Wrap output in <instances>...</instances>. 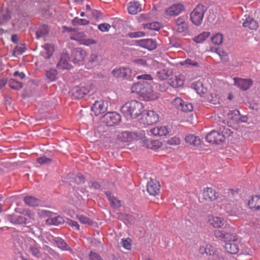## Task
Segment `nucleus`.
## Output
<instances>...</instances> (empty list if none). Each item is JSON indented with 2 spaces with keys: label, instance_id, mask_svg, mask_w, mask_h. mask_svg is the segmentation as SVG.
<instances>
[{
  "label": "nucleus",
  "instance_id": "680f3d73",
  "mask_svg": "<svg viewBox=\"0 0 260 260\" xmlns=\"http://www.w3.org/2000/svg\"><path fill=\"white\" fill-rule=\"evenodd\" d=\"M86 35L83 32H78L75 37H71L72 40H77L79 42L80 44H81V40L86 38Z\"/></svg>",
  "mask_w": 260,
  "mask_h": 260
},
{
  "label": "nucleus",
  "instance_id": "37998d69",
  "mask_svg": "<svg viewBox=\"0 0 260 260\" xmlns=\"http://www.w3.org/2000/svg\"><path fill=\"white\" fill-rule=\"evenodd\" d=\"M216 52L219 55L222 61L226 62L229 60L228 54L222 49L220 48L216 49Z\"/></svg>",
  "mask_w": 260,
  "mask_h": 260
},
{
  "label": "nucleus",
  "instance_id": "bb28decb",
  "mask_svg": "<svg viewBox=\"0 0 260 260\" xmlns=\"http://www.w3.org/2000/svg\"><path fill=\"white\" fill-rule=\"evenodd\" d=\"M234 229L231 228L229 233L221 230H215L214 232V235L216 238L221 240H224L226 242L228 239H230L231 233L234 232Z\"/></svg>",
  "mask_w": 260,
  "mask_h": 260
},
{
  "label": "nucleus",
  "instance_id": "473e14b6",
  "mask_svg": "<svg viewBox=\"0 0 260 260\" xmlns=\"http://www.w3.org/2000/svg\"><path fill=\"white\" fill-rule=\"evenodd\" d=\"M42 47L44 50L41 52V55L46 59L49 58L52 55L54 51L53 47L48 44L44 45Z\"/></svg>",
  "mask_w": 260,
  "mask_h": 260
},
{
  "label": "nucleus",
  "instance_id": "13d9d810",
  "mask_svg": "<svg viewBox=\"0 0 260 260\" xmlns=\"http://www.w3.org/2000/svg\"><path fill=\"white\" fill-rule=\"evenodd\" d=\"M48 29L46 27H43L36 32L37 38L39 39L46 35L48 34Z\"/></svg>",
  "mask_w": 260,
  "mask_h": 260
},
{
  "label": "nucleus",
  "instance_id": "f03ea898",
  "mask_svg": "<svg viewBox=\"0 0 260 260\" xmlns=\"http://www.w3.org/2000/svg\"><path fill=\"white\" fill-rule=\"evenodd\" d=\"M121 112L126 117L136 118L144 111V107L141 102L132 100L125 103L121 109Z\"/></svg>",
  "mask_w": 260,
  "mask_h": 260
},
{
  "label": "nucleus",
  "instance_id": "0e129e2a",
  "mask_svg": "<svg viewBox=\"0 0 260 260\" xmlns=\"http://www.w3.org/2000/svg\"><path fill=\"white\" fill-rule=\"evenodd\" d=\"M110 28L111 25L106 23H103L98 25V28L103 32L108 31Z\"/></svg>",
  "mask_w": 260,
  "mask_h": 260
},
{
  "label": "nucleus",
  "instance_id": "774afa93",
  "mask_svg": "<svg viewBox=\"0 0 260 260\" xmlns=\"http://www.w3.org/2000/svg\"><path fill=\"white\" fill-rule=\"evenodd\" d=\"M91 14L92 17L96 19H99L102 17V13L96 10H93L91 12Z\"/></svg>",
  "mask_w": 260,
  "mask_h": 260
},
{
  "label": "nucleus",
  "instance_id": "6ab92c4d",
  "mask_svg": "<svg viewBox=\"0 0 260 260\" xmlns=\"http://www.w3.org/2000/svg\"><path fill=\"white\" fill-rule=\"evenodd\" d=\"M143 133V139H141L143 142V145L148 148L153 150H157L162 146V143L158 140H149L145 138L144 132Z\"/></svg>",
  "mask_w": 260,
  "mask_h": 260
},
{
  "label": "nucleus",
  "instance_id": "423d86ee",
  "mask_svg": "<svg viewBox=\"0 0 260 260\" xmlns=\"http://www.w3.org/2000/svg\"><path fill=\"white\" fill-rule=\"evenodd\" d=\"M143 133L139 134L133 132L124 131L118 133L117 138L122 142H131L133 140H140L143 139Z\"/></svg>",
  "mask_w": 260,
  "mask_h": 260
},
{
  "label": "nucleus",
  "instance_id": "4be33fe9",
  "mask_svg": "<svg viewBox=\"0 0 260 260\" xmlns=\"http://www.w3.org/2000/svg\"><path fill=\"white\" fill-rule=\"evenodd\" d=\"M184 79V76L180 74L171 78L169 80V83L173 87L177 88L183 85Z\"/></svg>",
  "mask_w": 260,
  "mask_h": 260
},
{
  "label": "nucleus",
  "instance_id": "9d476101",
  "mask_svg": "<svg viewBox=\"0 0 260 260\" xmlns=\"http://www.w3.org/2000/svg\"><path fill=\"white\" fill-rule=\"evenodd\" d=\"M187 16L179 17L175 21V29L179 33H187L188 29V24L187 22Z\"/></svg>",
  "mask_w": 260,
  "mask_h": 260
},
{
  "label": "nucleus",
  "instance_id": "412c9836",
  "mask_svg": "<svg viewBox=\"0 0 260 260\" xmlns=\"http://www.w3.org/2000/svg\"><path fill=\"white\" fill-rule=\"evenodd\" d=\"M245 17L242 24L243 27L253 30H256L258 28V23L256 20L249 16L245 15Z\"/></svg>",
  "mask_w": 260,
  "mask_h": 260
},
{
  "label": "nucleus",
  "instance_id": "a211bd4d",
  "mask_svg": "<svg viewBox=\"0 0 260 260\" xmlns=\"http://www.w3.org/2000/svg\"><path fill=\"white\" fill-rule=\"evenodd\" d=\"M221 208L224 209L226 213L231 216H234L237 212V208L233 202L228 200L223 201L221 204Z\"/></svg>",
  "mask_w": 260,
  "mask_h": 260
},
{
  "label": "nucleus",
  "instance_id": "0eeeda50",
  "mask_svg": "<svg viewBox=\"0 0 260 260\" xmlns=\"http://www.w3.org/2000/svg\"><path fill=\"white\" fill-rule=\"evenodd\" d=\"M92 89L89 84H81L72 89V95L76 99H81L87 95Z\"/></svg>",
  "mask_w": 260,
  "mask_h": 260
},
{
  "label": "nucleus",
  "instance_id": "cd10ccee",
  "mask_svg": "<svg viewBox=\"0 0 260 260\" xmlns=\"http://www.w3.org/2000/svg\"><path fill=\"white\" fill-rule=\"evenodd\" d=\"M210 225L214 228H220L224 225V218L218 216H210L208 220Z\"/></svg>",
  "mask_w": 260,
  "mask_h": 260
},
{
  "label": "nucleus",
  "instance_id": "69168bd1",
  "mask_svg": "<svg viewBox=\"0 0 260 260\" xmlns=\"http://www.w3.org/2000/svg\"><path fill=\"white\" fill-rule=\"evenodd\" d=\"M67 223L69 225L71 226L73 228H74L78 231L80 230V226L78 224V222L76 221L73 220L72 219H68Z\"/></svg>",
  "mask_w": 260,
  "mask_h": 260
},
{
  "label": "nucleus",
  "instance_id": "2f4dec72",
  "mask_svg": "<svg viewBox=\"0 0 260 260\" xmlns=\"http://www.w3.org/2000/svg\"><path fill=\"white\" fill-rule=\"evenodd\" d=\"M185 141L188 144L195 147L199 146L201 142L198 137L192 134L187 135L185 138Z\"/></svg>",
  "mask_w": 260,
  "mask_h": 260
},
{
  "label": "nucleus",
  "instance_id": "a878e982",
  "mask_svg": "<svg viewBox=\"0 0 260 260\" xmlns=\"http://www.w3.org/2000/svg\"><path fill=\"white\" fill-rule=\"evenodd\" d=\"M128 12L132 15H135L142 10L141 5L137 1H132L128 3Z\"/></svg>",
  "mask_w": 260,
  "mask_h": 260
},
{
  "label": "nucleus",
  "instance_id": "ea45409f",
  "mask_svg": "<svg viewBox=\"0 0 260 260\" xmlns=\"http://www.w3.org/2000/svg\"><path fill=\"white\" fill-rule=\"evenodd\" d=\"M210 33L208 31L203 32L195 37L193 40L197 43H202L210 36Z\"/></svg>",
  "mask_w": 260,
  "mask_h": 260
},
{
  "label": "nucleus",
  "instance_id": "e433bc0d",
  "mask_svg": "<svg viewBox=\"0 0 260 260\" xmlns=\"http://www.w3.org/2000/svg\"><path fill=\"white\" fill-rule=\"evenodd\" d=\"M76 218L82 224L90 225H92L93 223L92 220L85 215L77 214Z\"/></svg>",
  "mask_w": 260,
  "mask_h": 260
},
{
  "label": "nucleus",
  "instance_id": "7ed1b4c3",
  "mask_svg": "<svg viewBox=\"0 0 260 260\" xmlns=\"http://www.w3.org/2000/svg\"><path fill=\"white\" fill-rule=\"evenodd\" d=\"M233 132L225 126L219 127L218 131H212L206 137V141L211 144H219L223 142L225 139L230 137Z\"/></svg>",
  "mask_w": 260,
  "mask_h": 260
},
{
  "label": "nucleus",
  "instance_id": "de8ad7c7",
  "mask_svg": "<svg viewBox=\"0 0 260 260\" xmlns=\"http://www.w3.org/2000/svg\"><path fill=\"white\" fill-rule=\"evenodd\" d=\"M193 87L196 90L197 92L199 94L201 93H204L206 89H204L202 86V84L200 82H196L192 84Z\"/></svg>",
  "mask_w": 260,
  "mask_h": 260
},
{
  "label": "nucleus",
  "instance_id": "6e6552de",
  "mask_svg": "<svg viewBox=\"0 0 260 260\" xmlns=\"http://www.w3.org/2000/svg\"><path fill=\"white\" fill-rule=\"evenodd\" d=\"M172 104L177 109L183 112H190L193 110V106L191 103L184 101L180 98H176L173 101Z\"/></svg>",
  "mask_w": 260,
  "mask_h": 260
},
{
  "label": "nucleus",
  "instance_id": "f704fd0d",
  "mask_svg": "<svg viewBox=\"0 0 260 260\" xmlns=\"http://www.w3.org/2000/svg\"><path fill=\"white\" fill-rule=\"evenodd\" d=\"M106 196L111 204V205L114 208H118L120 206V202L116 198L111 196V193L110 191L106 192Z\"/></svg>",
  "mask_w": 260,
  "mask_h": 260
},
{
  "label": "nucleus",
  "instance_id": "4d7b16f0",
  "mask_svg": "<svg viewBox=\"0 0 260 260\" xmlns=\"http://www.w3.org/2000/svg\"><path fill=\"white\" fill-rule=\"evenodd\" d=\"M133 62L138 66L145 67L147 65V60L144 58L135 59Z\"/></svg>",
  "mask_w": 260,
  "mask_h": 260
},
{
  "label": "nucleus",
  "instance_id": "603ef678",
  "mask_svg": "<svg viewBox=\"0 0 260 260\" xmlns=\"http://www.w3.org/2000/svg\"><path fill=\"white\" fill-rule=\"evenodd\" d=\"M55 242H56L57 246L62 249V250H67L68 245L67 243L64 242L63 240H62L61 238H56L55 239Z\"/></svg>",
  "mask_w": 260,
  "mask_h": 260
},
{
  "label": "nucleus",
  "instance_id": "a19ab883",
  "mask_svg": "<svg viewBox=\"0 0 260 260\" xmlns=\"http://www.w3.org/2000/svg\"><path fill=\"white\" fill-rule=\"evenodd\" d=\"M228 116L229 118L236 122L237 123H239L240 121V116L239 115V111L234 110L233 111H230L228 113Z\"/></svg>",
  "mask_w": 260,
  "mask_h": 260
},
{
  "label": "nucleus",
  "instance_id": "49530a36",
  "mask_svg": "<svg viewBox=\"0 0 260 260\" xmlns=\"http://www.w3.org/2000/svg\"><path fill=\"white\" fill-rule=\"evenodd\" d=\"M57 75L56 70L54 69H51L46 72V76L50 81H54L56 79Z\"/></svg>",
  "mask_w": 260,
  "mask_h": 260
},
{
  "label": "nucleus",
  "instance_id": "c756f323",
  "mask_svg": "<svg viewBox=\"0 0 260 260\" xmlns=\"http://www.w3.org/2000/svg\"><path fill=\"white\" fill-rule=\"evenodd\" d=\"M152 135L155 136H165L168 134L167 128L165 126H157L150 131Z\"/></svg>",
  "mask_w": 260,
  "mask_h": 260
},
{
  "label": "nucleus",
  "instance_id": "e2e57ef3",
  "mask_svg": "<svg viewBox=\"0 0 260 260\" xmlns=\"http://www.w3.org/2000/svg\"><path fill=\"white\" fill-rule=\"evenodd\" d=\"M145 33L143 31H139L136 32H129L128 36L131 38H139L145 36Z\"/></svg>",
  "mask_w": 260,
  "mask_h": 260
},
{
  "label": "nucleus",
  "instance_id": "72a5a7b5",
  "mask_svg": "<svg viewBox=\"0 0 260 260\" xmlns=\"http://www.w3.org/2000/svg\"><path fill=\"white\" fill-rule=\"evenodd\" d=\"M24 201L26 205L31 207L37 206L40 204V201L39 199L32 196L25 197Z\"/></svg>",
  "mask_w": 260,
  "mask_h": 260
},
{
  "label": "nucleus",
  "instance_id": "a18cd8bd",
  "mask_svg": "<svg viewBox=\"0 0 260 260\" xmlns=\"http://www.w3.org/2000/svg\"><path fill=\"white\" fill-rule=\"evenodd\" d=\"M89 23V21L85 19H80L75 17L73 20V24L74 25H86Z\"/></svg>",
  "mask_w": 260,
  "mask_h": 260
},
{
  "label": "nucleus",
  "instance_id": "5701e85b",
  "mask_svg": "<svg viewBox=\"0 0 260 260\" xmlns=\"http://www.w3.org/2000/svg\"><path fill=\"white\" fill-rule=\"evenodd\" d=\"M138 43L140 46L149 50H152L156 47L155 42L151 39H142Z\"/></svg>",
  "mask_w": 260,
  "mask_h": 260
},
{
  "label": "nucleus",
  "instance_id": "6e6d98bb",
  "mask_svg": "<svg viewBox=\"0 0 260 260\" xmlns=\"http://www.w3.org/2000/svg\"><path fill=\"white\" fill-rule=\"evenodd\" d=\"M52 159L47 157L45 156H43L39 157L37 161L40 165L49 164L52 162Z\"/></svg>",
  "mask_w": 260,
  "mask_h": 260
},
{
  "label": "nucleus",
  "instance_id": "9b49d317",
  "mask_svg": "<svg viewBox=\"0 0 260 260\" xmlns=\"http://www.w3.org/2000/svg\"><path fill=\"white\" fill-rule=\"evenodd\" d=\"M108 102L103 100L96 101L93 104L91 110L94 115L98 116L101 114L105 113L108 108Z\"/></svg>",
  "mask_w": 260,
  "mask_h": 260
},
{
  "label": "nucleus",
  "instance_id": "3c124183",
  "mask_svg": "<svg viewBox=\"0 0 260 260\" xmlns=\"http://www.w3.org/2000/svg\"><path fill=\"white\" fill-rule=\"evenodd\" d=\"M156 77L161 80H165L169 77L168 74L165 69L161 70L158 71L156 74Z\"/></svg>",
  "mask_w": 260,
  "mask_h": 260
},
{
  "label": "nucleus",
  "instance_id": "39448f33",
  "mask_svg": "<svg viewBox=\"0 0 260 260\" xmlns=\"http://www.w3.org/2000/svg\"><path fill=\"white\" fill-rule=\"evenodd\" d=\"M238 237L235 233H231L230 239H228L225 243L224 248L226 251L230 254H237L239 250V243L237 241Z\"/></svg>",
  "mask_w": 260,
  "mask_h": 260
},
{
  "label": "nucleus",
  "instance_id": "aec40b11",
  "mask_svg": "<svg viewBox=\"0 0 260 260\" xmlns=\"http://www.w3.org/2000/svg\"><path fill=\"white\" fill-rule=\"evenodd\" d=\"M234 80L235 84L243 90L248 89L252 84V81L250 79L234 78Z\"/></svg>",
  "mask_w": 260,
  "mask_h": 260
},
{
  "label": "nucleus",
  "instance_id": "338daca9",
  "mask_svg": "<svg viewBox=\"0 0 260 260\" xmlns=\"http://www.w3.org/2000/svg\"><path fill=\"white\" fill-rule=\"evenodd\" d=\"M89 257L91 260H103L99 254L93 252H90Z\"/></svg>",
  "mask_w": 260,
  "mask_h": 260
},
{
  "label": "nucleus",
  "instance_id": "20e7f679",
  "mask_svg": "<svg viewBox=\"0 0 260 260\" xmlns=\"http://www.w3.org/2000/svg\"><path fill=\"white\" fill-rule=\"evenodd\" d=\"M205 11L206 10L203 5H198L190 14V18L192 23L197 26L201 25Z\"/></svg>",
  "mask_w": 260,
  "mask_h": 260
},
{
  "label": "nucleus",
  "instance_id": "f257e3e1",
  "mask_svg": "<svg viewBox=\"0 0 260 260\" xmlns=\"http://www.w3.org/2000/svg\"><path fill=\"white\" fill-rule=\"evenodd\" d=\"M131 91L132 93L139 94L147 101L155 100L158 98L157 93L153 91L151 85L147 81L134 84L131 87Z\"/></svg>",
  "mask_w": 260,
  "mask_h": 260
},
{
  "label": "nucleus",
  "instance_id": "5fc2aeb1",
  "mask_svg": "<svg viewBox=\"0 0 260 260\" xmlns=\"http://www.w3.org/2000/svg\"><path fill=\"white\" fill-rule=\"evenodd\" d=\"M29 251L36 257H39L41 255L38 247L37 245L30 246L29 248Z\"/></svg>",
  "mask_w": 260,
  "mask_h": 260
},
{
  "label": "nucleus",
  "instance_id": "393cba45",
  "mask_svg": "<svg viewBox=\"0 0 260 260\" xmlns=\"http://www.w3.org/2000/svg\"><path fill=\"white\" fill-rule=\"evenodd\" d=\"M8 219L11 222L16 224H29L27 218L24 216L8 215Z\"/></svg>",
  "mask_w": 260,
  "mask_h": 260
},
{
  "label": "nucleus",
  "instance_id": "bf43d9fd",
  "mask_svg": "<svg viewBox=\"0 0 260 260\" xmlns=\"http://www.w3.org/2000/svg\"><path fill=\"white\" fill-rule=\"evenodd\" d=\"M180 143V140L177 137H173L167 141V144L170 145H178Z\"/></svg>",
  "mask_w": 260,
  "mask_h": 260
},
{
  "label": "nucleus",
  "instance_id": "dca6fc26",
  "mask_svg": "<svg viewBox=\"0 0 260 260\" xmlns=\"http://www.w3.org/2000/svg\"><path fill=\"white\" fill-rule=\"evenodd\" d=\"M87 53L85 50L81 48H77L73 50L72 53V56L74 63H79L83 61Z\"/></svg>",
  "mask_w": 260,
  "mask_h": 260
},
{
  "label": "nucleus",
  "instance_id": "09e8293b",
  "mask_svg": "<svg viewBox=\"0 0 260 260\" xmlns=\"http://www.w3.org/2000/svg\"><path fill=\"white\" fill-rule=\"evenodd\" d=\"M10 19V15L8 11H4L0 14V24L4 23Z\"/></svg>",
  "mask_w": 260,
  "mask_h": 260
},
{
  "label": "nucleus",
  "instance_id": "f8f14e48",
  "mask_svg": "<svg viewBox=\"0 0 260 260\" xmlns=\"http://www.w3.org/2000/svg\"><path fill=\"white\" fill-rule=\"evenodd\" d=\"M121 120V115L115 112L108 113L104 116V121L108 126H112Z\"/></svg>",
  "mask_w": 260,
  "mask_h": 260
},
{
  "label": "nucleus",
  "instance_id": "4468645a",
  "mask_svg": "<svg viewBox=\"0 0 260 260\" xmlns=\"http://www.w3.org/2000/svg\"><path fill=\"white\" fill-rule=\"evenodd\" d=\"M160 184L155 179L150 178L147 184V191L150 195L155 196L160 190Z\"/></svg>",
  "mask_w": 260,
  "mask_h": 260
},
{
  "label": "nucleus",
  "instance_id": "c03bdc74",
  "mask_svg": "<svg viewBox=\"0 0 260 260\" xmlns=\"http://www.w3.org/2000/svg\"><path fill=\"white\" fill-rule=\"evenodd\" d=\"M211 41L215 45H220L223 41V35L217 33L212 37Z\"/></svg>",
  "mask_w": 260,
  "mask_h": 260
},
{
  "label": "nucleus",
  "instance_id": "58836bf2",
  "mask_svg": "<svg viewBox=\"0 0 260 260\" xmlns=\"http://www.w3.org/2000/svg\"><path fill=\"white\" fill-rule=\"evenodd\" d=\"M23 216L27 218L29 224L31 223L35 220V213L28 209H24L23 211Z\"/></svg>",
  "mask_w": 260,
  "mask_h": 260
},
{
  "label": "nucleus",
  "instance_id": "8fccbe9b",
  "mask_svg": "<svg viewBox=\"0 0 260 260\" xmlns=\"http://www.w3.org/2000/svg\"><path fill=\"white\" fill-rule=\"evenodd\" d=\"M121 243L122 246L125 249L130 250L132 248V240L130 238L122 239Z\"/></svg>",
  "mask_w": 260,
  "mask_h": 260
},
{
  "label": "nucleus",
  "instance_id": "4c0bfd02",
  "mask_svg": "<svg viewBox=\"0 0 260 260\" xmlns=\"http://www.w3.org/2000/svg\"><path fill=\"white\" fill-rule=\"evenodd\" d=\"M160 27V24L157 22H152L143 24V28L145 29L158 30Z\"/></svg>",
  "mask_w": 260,
  "mask_h": 260
},
{
  "label": "nucleus",
  "instance_id": "864d4df0",
  "mask_svg": "<svg viewBox=\"0 0 260 260\" xmlns=\"http://www.w3.org/2000/svg\"><path fill=\"white\" fill-rule=\"evenodd\" d=\"M181 64L183 66H185L186 67L193 66V67H198L199 63L195 60H192L191 59L187 58L184 61L181 62Z\"/></svg>",
  "mask_w": 260,
  "mask_h": 260
},
{
  "label": "nucleus",
  "instance_id": "b1692460",
  "mask_svg": "<svg viewBox=\"0 0 260 260\" xmlns=\"http://www.w3.org/2000/svg\"><path fill=\"white\" fill-rule=\"evenodd\" d=\"M147 124L151 125L156 123L159 120V115L153 110L148 111L145 117Z\"/></svg>",
  "mask_w": 260,
  "mask_h": 260
},
{
  "label": "nucleus",
  "instance_id": "ddd939ff",
  "mask_svg": "<svg viewBox=\"0 0 260 260\" xmlns=\"http://www.w3.org/2000/svg\"><path fill=\"white\" fill-rule=\"evenodd\" d=\"M203 199L206 202H212L216 200L218 197V193L211 187H206L203 189L202 192Z\"/></svg>",
  "mask_w": 260,
  "mask_h": 260
},
{
  "label": "nucleus",
  "instance_id": "79ce46f5",
  "mask_svg": "<svg viewBox=\"0 0 260 260\" xmlns=\"http://www.w3.org/2000/svg\"><path fill=\"white\" fill-rule=\"evenodd\" d=\"M9 86L14 89L18 90L22 88V83L16 81L15 79H11L9 81Z\"/></svg>",
  "mask_w": 260,
  "mask_h": 260
},
{
  "label": "nucleus",
  "instance_id": "052dcab7",
  "mask_svg": "<svg viewBox=\"0 0 260 260\" xmlns=\"http://www.w3.org/2000/svg\"><path fill=\"white\" fill-rule=\"evenodd\" d=\"M97 43L96 41L92 39H89L87 38L86 37L85 39H83L81 40V44L86 46H89L90 45H94L96 44Z\"/></svg>",
  "mask_w": 260,
  "mask_h": 260
},
{
  "label": "nucleus",
  "instance_id": "c9c22d12",
  "mask_svg": "<svg viewBox=\"0 0 260 260\" xmlns=\"http://www.w3.org/2000/svg\"><path fill=\"white\" fill-rule=\"evenodd\" d=\"M63 222L62 218L59 216L51 217L46 220V222L49 225H58Z\"/></svg>",
  "mask_w": 260,
  "mask_h": 260
},
{
  "label": "nucleus",
  "instance_id": "2eb2a0df",
  "mask_svg": "<svg viewBox=\"0 0 260 260\" xmlns=\"http://www.w3.org/2000/svg\"><path fill=\"white\" fill-rule=\"evenodd\" d=\"M184 11L183 5L180 3L173 4L165 10V14L168 16H176Z\"/></svg>",
  "mask_w": 260,
  "mask_h": 260
},
{
  "label": "nucleus",
  "instance_id": "7c9ffc66",
  "mask_svg": "<svg viewBox=\"0 0 260 260\" xmlns=\"http://www.w3.org/2000/svg\"><path fill=\"white\" fill-rule=\"evenodd\" d=\"M99 55L98 53L93 52L90 55L88 61L86 63V68L90 69L95 67L98 64Z\"/></svg>",
  "mask_w": 260,
  "mask_h": 260
},
{
  "label": "nucleus",
  "instance_id": "f3484780",
  "mask_svg": "<svg viewBox=\"0 0 260 260\" xmlns=\"http://www.w3.org/2000/svg\"><path fill=\"white\" fill-rule=\"evenodd\" d=\"M57 68L58 70H70L72 65L70 63V57L67 53H62L60 60L57 64Z\"/></svg>",
  "mask_w": 260,
  "mask_h": 260
},
{
  "label": "nucleus",
  "instance_id": "1a4fd4ad",
  "mask_svg": "<svg viewBox=\"0 0 260 260\" xmlns=\"http://www.w3.org/2000/svg\"><path fill=\"white\" fill-rule=\"evenodd\" d=\"M112 74L116 78H120L123 79L131 80L133 79L132 77V71L129 68L122 67L114 69Z\"/></svg>",
  "mask_w": 260,
  "mask_h": 260
},
{
  "label": "nucleus",
  "instance_id": "c85d7f7f",
  "mask_svg": "<svg viewBox=\"0 0 260 260\" xmlns=\"http://www.w3.org/2000/svg\"><path fill=\"white\" fill-rule=\"evenodd\" d=\"M249 207L253 211L260 209V197L255 196L252 197L248 202Z\"/></svg>",
  "mask_w": 260,
  "mask_h": 260
}]
</instances>
